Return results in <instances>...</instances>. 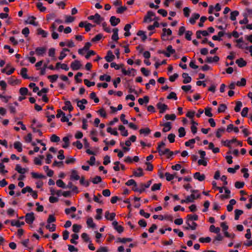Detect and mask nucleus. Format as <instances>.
<instances>
[{
  "label": "nucleus",
  "mask_w": 252,
  "mask_h": 252,
  "mask_svg": "<svg viewBox=\"0 0 252 252\" xmlns=\"http://www.w3.org/2000/svg\"><path fill=\"white\" fill-rule=\"evenodd\" d=\"M165 144L164 142L159 143L157 147V151H158L160 156L167 155L168 157L172 156L173 153L170 151L168 148H165Z\"/></svg>",
  "instance_id": "1"
},
{
  "label": "nucleus",
  "mask_w": 252,
  "mask_h": 252,
  "mask_svg": "<svg viewBox=\"0 0 252 252\" xmlns=\"http://www.w3.org/2000/svg\"><path fill=\"white\" fill-rule=\"evenodd\" d=\"M156 19H157V18L156 17L155 13L151 11H149L144 17V22L149 23Z\"/></svg>",
  "instance_id": "2"
},
{
  "label": "nucleus",
  "mask_w": 252,
  "mask_h": 252,
  "mask_svg": "<svg viewBox=\"0 0 252 252\" xmlns=\"http://www.w3.org/2000/svg\"><path fill=\"white\" fill-rule=\"evenodd\" d=\"M191 192L192 193L190 195L187 196L189 202H193L194 200L200 196V194L197 190H192Z\"/></svg>",
  "instance_id": "3"
},
{
  "label": "nucleus",
  "mask_w": 252,
  "mask_h": 252,
  "mask_svg": "<svg viewBox=\"0 0 252 252\" xmlns=\"http://www.w3.org/2000/svg\"><path fill=\"white\" fill-rule=\"evenodd\" d=\"M88 19L94 21L96 24H99L103 20V18L98 13L89 16Z\"/></svg>",
  "instance_id": "4"
},
{
  "label": "nucleus",
  "mask_w": 252,
  "mask_h": 252,
  "mask_svg": "<svg viewBox=\"0 0 252 252\" xmlns=\"http://www.w3.org/2000/svg\"><path fill=\"white\" fill-rule=\"evenodd\" d=\"M166 50L167 52L159 51H158V53L164 54L167 57H170L171 54H173L175 53V50L173 49L171 45H168L166 48Z\"/></svg>",
  "instance_id": "5"
},
{
  "label": "nucleus",
  "mask_w": 252,
  "mask_h": 252,
  "mask_svg": "<svg viewBox=\"0 0 252 252\" xmlns=\"http://www.w3.org/2000/svg\"><path fill=\"white\" fill-rule=\"evenodd\" d=\"M122 72L125 75L128 76H135L136 73V70L133 68H128V70H126L125 68H122Z\"/></svg>",
  "instance_id": "6"
},
{
  "label": "nucleus",
  "mask_w": 252,
  "mask_h": 252,
  "mask_svg": "<svg viewBox=\"0 0 252 252\" xmlns=\"http://www.w3.org/2000/svg\"><path fill=\"white\" fill-rule=\"evenodd\" d=\"M34 219V213L32 212L27 213L25 216V221L27 223H32Z\"/></svg>",
  "instance_id": "7"
},
{
  "label": "nucleus",
  "mask_w": 252,
  "mask_h": 252,
  "mask_svg": "<svg viewBox=\"0 0 252 252\" xmlns=\"http://www.w3.org/2000/svg\"><path fill=\"white\" fill-rule=\"evenodd\" d=\"M162 38L164 40H166L168 39V37L172 34V31L170 29L164 28L162 29Z\"/></svg>",
  "instance_id": "8"
},
{
  "label": "nucleus",
  "mask_w": 252,
  "mask_h": 252,
  "mask_svg": "<svg viewBox=\"0 0 252 252\" xmlns=\"http://www.w3.org/2000/svg\"><path fill=\"white\" fill-rule=\"evenodd\" d=\"M75 101L77 102V106L80 108L81 110H84L85 109V106L84 104L87 103L88 101L86 99H82L80 100L76 99Z\"/></svg>",
  "instance_id": "9"
},
{
  "label": "nucleus",
  "mask_w": 252,
  "mask_h": 252,
  "mask_svg": "<svg viewBox=\"0 0 252 252\" xmlns=\"http://www.w3.org/2000/svg\"><path fill=\"white\" fill-rule=\"evenodd\" d=\"M81 66L80 62L78 60L74 61L70 64L71 68L74 70H78Z\"/></svg>",
  "instance_id": "10"
},
{
  "label": "nucleus",
  "mask_w": 252,
  "mask_h": 252,
  "mask_svg": "<svg viewBox=\"0 0 252 252\" xmlns=\"http://www.w3.org/2000/svg\"><path fill=\"white\" fill-rule=\"evenodd\" d=\"M46 48L45 47H37L35 49V52L37 55L42 56L46 53Z\"/></svg>",
  "instance_id": "11"
},
{
  "label": "nucleus",
  "mask_w": 252,
  "mask_h": 252,
  "mask_svg": "<svg viewBox=\"0 0 252 252\" xmlns=\"http://www.w3.org/2000/svg\"><path fill=\"white\" fill-rule=\"evenodd\" d=\"M157 107L159 110V113H164L166 109H167L168 106L167 105L162 103L161 102H159L157 104Z\"/></svg>",
  "instance_id": "12"
},
{
  "label": "nucleus",
  "mask_w": 252,
  "mask_h": 252,
  "mask_svg": "<svg viewBox=\"0 0 252 252\" xmlns=\"http://www.w3.org/2000/svg\"><path fill=\"white\" fill-rule=\"evenodd\" d=\"M193 177L194 179L200 182L204 181L205 179V175L201 174L199 172L195 173L193 175Z\"/></svg>",
  "instance_id": "13"
},
{
  "label": "nucleus",
  "mask_w": 252,
  "mask_h": 252,
  "mask_svg": "<svg viewBox=\"0 0 252 252\" xmlns=\"http://www.w3.org/2000/svg\"><path fill=\"white\" fill-rule=\"evenodd\" d=\"M115 59V56L111 51H108L105 59L107 62H111Z\"/></svg>",
  "instance_id": "14"
},
{
  "label": "nucleus",
  "mask_w": 252,
  "mask_h": 252,
  "mask_svg": "<svg viewBox=\"0 0 252 252\" xmlns=\"http://www.w3.org/2000/svg\"><path fill=\"white\" fill-rule=\"evenodd\" d=\"M79 179L80 177L78 174L77 171L75 170H72L70 176V179L72 180H78Z\"/></svg>",
  "instance_id": "15"
},
{
  "label": "nucleus",
  "mask_w": 252,
  "mask_h": 252,
  "mask_svg": "<svg viewBox=\"0 0 252 252\" xmlns=\"http://www.w3.org/2000/svg\"><path fill=\"white\" fill-rule=\"evenodd\" d=\"M110 22L112 26H116L120 22V19L113 16L110 19Z\"/></svg>",
  "instance_id": "16"
},
{
  "label": "nucleus",
  "mask_w": 252,
  "mask_h": 252,
  "mask_svg": "<svg viewBox=\"0 0 252 252\" xmlns=\"http://www.w3.org/2000/svg\"><path fill=\"white\" fill-rule=\"evenodd\" d=\"M200 17V15L198 13H193L192 14L191 17L190 18L189 21L191 25H193L195 23L196 20H197Z\"/></svg>",
  "instance_id": "17"
},
{
  "label": "nucleus",
  "mask_w": 252,
  "mask_h": 252,
  "mask_svg": "<svg viewBox=\"0 0 252 252\" xmlns=\"http://www.w3.org/2000/svg\"><path fill=\"white\" fill-rule=\"evenodd\" d=\"M232 130L236 133H238L239 132V128L238 127L234 126L233 124L228 125L227 126L226 131L228 132H230Z\"/></svg>",
  "instance_id": "18"
},
{
  "label": "nucleus",
  "mask_w": 252,
  "mask_h": 252,
  "mask_svg": "<svg viewBox=\"0 0 252 252\" xmlns=\"http://www.w3.org/2000/svg\"><path fill=\"white\" fill-rule=\"evenodd\" d=\"M161 126L164 127L162 129V131L164 132L169 131L171 128V124L169 122L163 124Z\"/></svg>",
  "instance_id": "19"
},
{
  "label": "nucleus",
  "mask_w": 252,
  "mask_h": 252,
  "mask_svg": "<svg viewBox=\"0 0 252 252\" xmlns=\"http://www.w3.org/2000/svg\"><path fill=\"white\" fill-rule=\"evenodd\" d=\"M116 216L114 213H110L109 211H106L105 213V218L109 220H113Z\"/></svg>",
  "instance_id": "20"
},
{
  "label": "nucleus",
  "mask_w": 252,
  "mask_h": 252,
  "mask_svg": "<svg viewBox=\"0 0 252 252\" xmlns=\"http://www.w3.org/2000/svg\"><path fill=\"white\" fill-rule=\"evenodd\" d=\"M65 106L63 107V110H68L69 112L73 110V107L71 105V102L69 101H66L65 102Z\"/></svg>",
  "instance_id": "21"
},
{
  "label": "nucleus",
  "mask_w": 252,
  "mask_h": 252,
  "mask_svg": "<svg viewBox=\"0 0 252 252\" xmlns=\"http://www.w3.org/2000/svg\"><path fill=\"white\" fill-rule=\"evenodd\" d=\"M182 77L184 79L183 82L184 84L189 83L191 81V78L189 76V74L187 73H183L182 74Z\"/></svg>",
  "instance_id": "22"
},
{
  "label": "nucleus",
  "mask_w": 252,
  "mask_h": 252,
  "mask_svg": "<svg viewBox=\"0 0 252 252\" xmlns=\"http://www.w3.org/2000/svg\"><path fill=\"white\" fill-rule=\"evenodd\" d=\"M198 220V216L197 215H188L187 217L186 223L189 224V221L197 220Z\"/></svg>",
  "instance_id": "23"
},
{
  "label": "nucleus",
  "mask_w": 252,
  "mask_h": 252,
  "mask_svg": "<svg viewBox=\"0 0 252 252\" xmlns=\"http://www.w3.org/2000/svg\"><path fill=\"white\" fill-rule=\"evenodd\" d=\"M10 223L12 226H16L18 227H19L25 224L23 221H20L19 220H10Z\"/></svg>",
  "instance_id": "24"
},
{
  "label": "nucleus",
  "mask_w": 252,
  "mask_h": 252,
  "mask_svg": "<svg viewBox=\"0 0 252 252\" xmlns=\"http://www.w3.org/2000/svg\"><path fill=\"white\" fill-rule=\"evenodd\" d=\"M236 63L240 67H242L246 65V62L243 59L240 58L236 61Z\"/></svg>",
  "instance_id": "25"
},
{
  "label": "nucleus",
  "mask_w": 252,
  "mask_h": 252,
  "mask_svg": "<svg viewBox=\"0 0 252 252\" xmlns=\"http://www.w3.org/2000/svg\"><path fill=\"white\" fill-rule=\"evenodd\" d=\"M13 146L14 148L16 149L18 152H21L22 151V144L21 142L16 141L14 142Z\"/></svg>",
  "instance_id": "26"
},
{
  "label": "nucleus",
  "mask_w": 252,
  "mask_h": 252,
  "mask_svg": "<svg viewBox=\"0 0 252 252\" xmlns=\"http://www.w3.org/2000/svg\"><path fill=\"white\" fill-rule=\"evenodd\" d=\"M236 203V201L235 199H232L229 201V204L227 206V210L228 212H231L232 211L233 207V206L235 205Z\"/></svg>",
  "instance_id": "27"
},
{
  "label": "nucleus",
  "mask_w": 252,
  "mask_h": 252,
  "mask_svg": "<svg viewBox=\"0 0 252 252\" xmlns=\"http://www.w3.org/2000/svg\"><path fill=\"white\" fill-rule=\"evenodd\" d=\"M237 142V140L236 138H233L230 140H226L225 141L222 142L224 144V145L225 146L228 147L230 148H231V144Z\"/></svg>",
  "instance_id": "28"
},
{
  "label": "nucleus",
  "mask_w": 252,
  "mask_h": 252,
  "mask_svg": "<svg viewBox=\"0 0 252 252\" xmlns=\"http://www.w3.org/2000/svg\"><path fill=\"white\" fill-rule=\"evenodd\" d=\"M15 170L19 173L22 174H25L27 172V169L22 168L20 165L17 164L16 166Z\"/></svg>",
  "instance_id": "29"
},
{
  "label": "nucleus",
  "mask_w": 252,
  "mask_h": 252,
  "mask_svg": "<svg viewBox=\"0 0 252 252\" xmlns=\"http://www.w3.org/2000/svg\"><path fill=\"white\" fill-rule=\"evenodd\" d=\"M219 57L216 56L214 57H207L206 59V62L209 63H212L213 62H217L219 61Z\"/></svg>",
  "instance_id": "30"
},
{
  "label": "nucleus",
  "mask_w": 252,
  "mask_h": 252,
  "mask_svg": "<svg viewBox=\"0 0 252 252\" xmlns=\"http://www.w3.org/2000/svg\"><path fill=\"white\" fill-rule=\"evenodd\" d=\"M119 129L121 131V133L123 136H127L128 135L127 130L126 129V128L124 126H119Z\"/></svg>",
  "instance_id": "31"
},
{
  "label": "nucleus",
  "mask_w": 252,
  "mask_h": 252,
  "mask_svg": "<svg viewBox=\"0 0 252 252\" xmlns=\"http://www.w3.org/2000/svg\"><path fill=\"white\" fill-rule=\"evenodd\" d=\"M113 34L112 36V39L114 41H117L119 39L118 29L117 28L113 30Z\"/></svg>",
  "instance_id": "32"
},
{
  "label": "nucleus",
  "mask_w": 252,
  "mask_h": 252,
  "mask_svg": "<svg viewBox=\"0 0 252 252\" xmlns=\"http://www.w3.org/2000/svg\"><path fill=\"white\" fill-rule=\"evenodd\" d=\"M28 71V69L27 68L23 67L21 69L20 72V75L22 76L24 79H29L30 78L28 76L27 72Z\"/></svg>",
  "instance_id": "33"
},
{
  "label": "nucleus",
  "mask_w": 252,
  "mask_h": 252,
  "mask_svg": "<svg viewBox=\"0 0 252 252\" xmlns=\"http://www.w3.org/2000/svg\"><path fill=\"white\" fill-rule=\"evenodd\" d=\"M239 12L238 11L235 10L231 12L230 19L232 21H235L236 17L239 15Z\"/></svg>",
  "instance_id": "34"
},
{
  "label": "nucleus",
  "mask_w": 252,
  "mask_h": 252,
  "mask_svg": "<svg viewBox=\"0 0 252 252\" xmlns=\"http://www.w3.org/2000/svg\"><path fill=\"white\" fill-rule=\"evenodd\" d=\"M69 50L67 48H63L60 53V55L59 57L60 60H63L66 56L65 52H69Z\"/></svg>",
  "instance_id": "35"
},
{
  "label": "nucleus",
  "mask_w": 252,
  "mask_h": 252,
  "mask_svg": "<svg viewBox=\"0 0 252 252\" xmlns=\"http://www.w3.org/2000/svg\"><path fill=\"white\" fill-rule=\"evenodd\" d=\"M139 132L141 134H144L145 135H149L151 132V130L148 127L144 128H141L139 130Z\"/></svg>",
  "instance_id": "36"
},
{
  "label": "nucleus",
  "mask_w": 252,
  "mask_h": 252,
  "mask_svg": "<svg viewBox=\"0 0 252 252\" xmlns=\"http://www.w3.org/2000/svg\"><path fill=\"white\" fill-rule=\"evenodd\" d=\"M99 80L100 81H106V82H110L111 81V76L107 74H104L99 76Z\"/></svg>",
  "instance_id": "37"
},
{
  "label": "nucleus",
  "mask_w": 252,
  "mask_h": 252,
  "mask_svg": "<svg viewBox=\"0 0 252 252\" xmlns=\"http://www.w3.org/2000/svg\"><path fill=\"white\" fill-rule=\"evenodd\" d=\"M209 230L211 232H214L216 234L220 232V228L219 227H216L214 225H211L210 227Z\"/></svg>",
  "instance_id": "38"
},
{
  "label": "nucleus",
  "mask_w": 252,
  "mask_h": 252,
  "mask_svg": "<svg viewBox=\"0 0 252 252\" xmlns=\"http://www.w3.org/2000/svg\"><path fill=\"white\" fill-rule=\"evenodd\" d=\"M63 141L64 142V144L63 145V148H66L68 147L69 144V139L68 137L65 136L63 138Z\"/></svg>",
  "instance_id": "39"
},
{
  "label": "nucleus",
  "mask_w": 252,
  "mask_h": 252,
  "mask_svg": "<svg viewBox=\"0 0 252 252\" xmlns=\"http://www.w3.org/2000/svg\"><path fill=\"white\" fill-rule=\"evenodd\" d=\"M224 190L225 193H226V195H221V198L223 199H226L229 198L230 197V190L228 189L227 188H224Z\"/></svg>",
  "instance_id": "40"
},
{
  "label": "nucleus",
  "mask_w": 252,
  "mask_h": 252,
  "mask_svg": "<svg viewBox=\"0 0 252 252\" xmlns=\"http://www.w3.org/2000/svg\"><path fill=\"white\" fill-rule=\"evenodd\" d=\"M195 142V140L194 139H191L189 141L185 142V145L187 147H190L191 148H193V144H194Z\"/></svg>",
  "instance_id": "41"
},
{
  "label": "nucleus",
  "mask_w": 252,
  "mask_h": 252,
  "mask_svg": "<svg viewBox=\"0 0 252 252\" xmlns=\"http://www.w3.org/2000/svg\"><path fill=\"white\" fill-rule=\"evenodd\" d=\"M223 239V236L220 234V232L219 233H217V235L215 238L214 240L213 241V243L215 244H216L217 243L218 241H222Z\"/></svg>",
  "instance_id": "42"
},
{
  "label": "nucleus",
  "mask_w": 252,
  "mask_h": 252,
  "mask_svg": "<svg viewBox=\"0 0 252 252\" xmlns=\"http://www.w3.org/2000/svg\"><path fill=\"white\" fill-rule=\"evenodd\" d=\"M161 187V183L154 184L151 188V190L153 191L159 190Z\"/></svg>",
  "instance_id": "43"
},
{
  "label": "nucleus",
  "mask_w": 252,
  "mask_h": 252,
  "mask_svg": "<svg viewBox=\"0 0 252 252\" xmlns=\"http://www.w3.org/2000/svg\"><path fill=\"white\" fill-rule=\"evenodd\" d=\"M235 220H238L240 216H241L243 213V211L241 210L236 209L235 210Z\"/></svg>",
  "instance_id": "44"
},
{
  "label": "nucleus",
  "mask_w": 252,
  "mask_h": 252,
  "mask_svg": "<svg viewBox=\"0 0 252 252\" xmlns=\"http://www.w3.org/2000/svg\"><path fill=\"white\" fill-rule=\"evenodd\" d=\"M96 215L95 217V219L100 220L102 219V210L101 209H97L96 210Z\"/></svg>",
  "instance_id": "45"
},
{
  "label": "nucleus",
  "mask_w": 252,
  "mask_h": 252,
  "mask_svg": "<svg viewBox=\"0 0 252 252\" xmlns=\"http://www.w3.org/2000/svg\"><path fill=\"white\" fill-rule=\"evenodd\" d=\"M176 116L174 114H166L164 116V118L166 120H172L174 121L176 119Z\"/></svg>",
  "instance_id": "46"
},
{
  "label": "nucleus",
  "mask_w": 252,
  "mask_h": 252,
  "mask_svg": "<svg viewBox=\"0 0 252 252\" xmlns=\"http://www.w3.org/2000/svg\"><path fill=\"white\" fill-rule=\"evenodd\" d=\"M149 97L145 96L143 98H140L138 99V102L140 105L143 104L144 102L148 103L149 102Z\"/></svg>",
  "instance_id": "47"
},
{
  "label": "nucleus",
  "mask_w": 252,
  "mask_h": 252,
  "mask_svg": "<svg viewBox=\"0 0 252 252\" xmlns=\"http://www.w3.org/2000/svg\"><path fill=\"white\" fill-rule=\"evenodd\" d=\"M31 174L32 177L35 179H41L45 177V176L43 175L35 172H32Z\"/></svg>",
  "instance_id": "48"
},
{
  "label": "nucleus",
  "mask_w": 252,
  "mask_h": 252,
  "mask_svg": "<svg viewBox=\"0 0 252 252\" xmlns=\"http://www.w3.org/2000/svg\"><path fill=\"white\" fill-rule=\"evenodd\" d=\"M133 174L135 176L141 177L143 175V170L142 168H139L137 171H134Z\"/></svg>",
  "instance_id": "49"
},
{
  "label": "nucleus",
  "mask_w": 252,
  "mask_h": 252,
  "mask_svg": "<svg viewBox=\"0 0 252 252\" xmlns=\"http://www.w3.org/2000/svg\"><path fill=\"white\" fill-rule=\"evenodd\" d=\"M37 32L38 34L41 35L43 37H46L48 35V32L41 29H38Z\"/></svg>",
  "instance_id": "50"
},
{
  "label": "nucleus",
  "mask_w": 252,
  "mask_h": 252,
  "mask_svg": "<svg viewBox=\"0 0 252 252\" xmlns=\"http://www.w3.org/2000/svg\"><path fill=\"white\" fill-rule=\"evenodd\" d=\"M179 137H183L186 135L185 129L183 127H181L178 129Z\"/></svg>",
  "instance_id": "51"
},
{
  "label": "nucleus",
  "mask_w": 252,
  "mask_h": 252,
  "mask_svg": "<svg viewBox=\"0 0 252 252\" xmlns=\"http://www.w3.org/2000/svg\"><path fill=\"white\" fill-rule=\"evenodd\" d=\"M56 184L58 187L63 189L66 188V186L64 182L62 180H58L56 182Z\"/></svg>",
  "instance_id": "52"
},
{
  "label": "nucleus",
  "mask_w": 252,
  "mask_h": 252,
  "mask_svg": "<svg viewBox=\"0 0 252 252\" xmlns=\"http://www.w3.org/2000/svg\"><path fill=\"white\" fill-rule=\"evenodd\" d=\"M72 238L70 240V242L72 244H77V242L75 241L78 239L79 236L77 234H73L71 235Z\"/></svg>",
  "instance_id": "53"
},
{
  "label": "nucleus",
  "mask_w": 252,
  "mask_h": 252,
  "mask_svg": "<svg viewBox=\"0 0 252 252\" xmlns=\"http://www.w3.org/2000/svg\"><path fill=\"white\" fill-rule=\"evenodd\" d=\"M242 107V103L241 101L236 102V106L234 108V110L236 112H238L240 111L241 107Z\"/></svg>",
  "instance_id": "54"
},
{
  "label": "nucleus",
  "mask_w": 252,
  "mask_h": 252,
  "mask_svg": "<svg viewBox=\"0 0 252 252\" xmlns=\"http://www.w3.org/2000/svg\"><path fill=\"white\" fill-rule=\"evenodd\" d=\"M225 128L221 127L218 129L217 132H216V136L220 138L222 135V133L224 132Z\"/></svg>",
  "instance_id": "55"
},
{
  "label": "nucleus",
  "mask_w": 252,
  "mask_h": 252,
  "mask_svg": "<svg viewBox=\"0 0 252 252\" xmlns=\"http://www.w3.org/2000/svg\"><path fill=\"white\" fill-rule=\"evenodd\" d=\"M137 35L142 37L143 41H145L147 39V36L145 32L142 31H139L137 33Z\"/></svg>",
  "instance_id": "56"
},
{
  "label": "nucleus",
  "mask_w": 252,
  "mask_h": 252,
  "mask_svg": "<svg viewBox=\"0 0 252 252\" xmlns=\"http://www.w3.org/2000/svg\"><path fill=\"white\" fill-rule=\"evenodd\" d=\"M36 6L41 12H44L46 10V8L43 5L41 2L37 3Z\"/></svg>",
  "instance_id": "57"
},
{
  "label": "nucleus",
  "mask_w": 252,
  "mask_h": 252,
  "mask_svg": "<svg viewBox=\"0 0 252 252\" xmlns=\"http://www.w3.org/2000/svg\"><path fill=\"white\" fill-rule=\"evenodd\" d=\"M46 228L48 229L50 232H54L56 230V225L54 224H48L46 226Z\"/></svg>",
  "instance_id": "58"
},
{
  "label": "nucleus",
  "mask_w": 252,
  "mask_h": 252,
  "mask_svg": "<svg viewBox=\"0 0 252 252\" xmlns=\"http://www.w3.org/2000/svg\"><path fill=\"white\" fill-rule=\"evenodd\" d=\"M211 241V238L209 237H207L205 238L201 237L199 239V241L200 243H209Z\"/></svg>",
  "instance_id": "59"
},
{
  "label": "nucleus",
  "mask_w": 252,
  "mask_h": 252,
  "mask_svg": "<svg viewBox=\"0 0 252 252\" xmlns=\"http://www.w3.org/2000/svg\"><path fill=\"white\" fill-rule=\"evenodd\" d=\"M81 226L78 224H74L72 226V230L75 233H78L80 231Z\"/></svg>",
  "instance_id": "60"
},
{
  "label": "nucleus",
  "mask_w": 252,
  "mask_h": 252,
  "mask_svg": "<svg viewBox=\"0 0 252 252\" xmlns=\"http://www.w3.org/2000/svg\"><path fill=\"white\" fill-rule=\"evenodd\" d=\"M87 224L89 226L92 228H94L95 226V224L94 223L93 219L91 218L88 219Z\"/></svg>",
  "instance_id": "61"
},
{
  "label": "nucleus",
  "mask_w": 252,
  "mask_h": 252,
  "mask_svg": "<svg viewBox=\"0 0 252 252\" xmlns=\"http://www.w3.org/2000/svg\"><path fill=\"white\" fill-rule=\"evenodd\" d=\"M76 211V208L75 207H71L70 208H66L65 209V213L66 215H69L71 212H74Z\"/></svg>",
  "instance_id": "62"
},
{
  "label": "nucleus",
  "mask_w": 252,
  "mask_h": 252,
  "mask_svg": "<svg viewBox=\"0 0 252 252\" xmlns=\"http://www.w3.org/2000/svg\"><path fill=\"white\" fill-rule=\"evenodd\" d=\"M107 132L110 133L114 135L117 136L118 135V133L116 129H114L113 130L111 127H108L107 128Z\"/></svg>",
  "instance_id": "63"
},
{
  "label": "nucleus",
  "mask_w": 252,
  "mask_h": 252,
  "mask_svg": "<svg viewBox=\"0 0 252 252\" xmlns=\"http://www.w3.org/2000/svg\"><path fill=\"white\" fill-rule=\"evenodd\" d=\"M226 108L227 107L225 104H221L220 105L219 107L218 108V112L219 113L223 112L225 111Z\"/></svg>",
  "instance_id": "64"
}]
</instances>
